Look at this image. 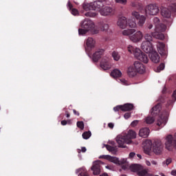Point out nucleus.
<instances>
[{
	"instance_id": "1",
	"label": "nucleus",
	"mask_w": 176,
	"mask_h": 176,
	"mask_svg": "<svg viewBox=\"0 0 176 176\" xmlns=\"http://www.w3.org/2000/svg\"><path fill=\"white\" fill-rule=\"evenodd\" d=\"M127 50L129 53L133 54L135 58H137V60H139L145 64H147V63L149 61L148 56L142 52L140 48L129 45L127 47Z\"/></svg>"
},
{
	"instance_id": "2",
	"label": "nucleus",
	"mask_w": 176,
	"mask_h": 176,
	"mask_svg": "<svg viewBox=\"0 0 176 176\" xmlns=\"http://www.w3.org/2000/svg\"><path fill=\"white\" fill-rule=\"evenodd\" d=\"M144 41L141 44L142 50L144 51L145 53H151L153 51V45H152V41L153 38L151 34L146 33L144 36Z\"/></svg>"
},
{
	"instance_id": "3",
	"label": "nucleus",
	"mask_w": 176,
	"mask_h": 176,
	"mask_svg": "<svg viewBox=\"0 0 176 176\" xmlns=\"http://www.w3.org/2000/svg\"><path fill=\"white\" fill-rule=\"evenodd\" d=\"M81 28H85V30L90 31L91 34H98L99 30L96 27L94 22L89 19H85L80 23Z\"/></svg>"
},
{
	"instance_id": "4",
	"label": "nucleus",
	"mask_w": 176,
	"mask_h": 176,
	"mask_svg": "<svg viewBox=\"0 0 176 176\" xmlns=\"http://www.w3.org/2000/svg\"><path fill=\"white\" fill-rule=\"evenodd\" d=\"M82 9L83 10H85V12H87L85 14V16L86 17H96L97 14H98L96 11L94 10V7L91 5V3H86L85 2L82 4Z\"/></svg>"
},
{
	"instance_id": "5",
	"label": "nucleus",
	"mask_w": 176,
	"mask_h": 176,
	"mask_svg": "<svg viewBox=\"0 0 176 176\" xmlns=\"http://www.w3.org/2000/svg\"><path fill=\"white\" fill-rule=\"evenodd\" d=\"M131 16L133 19L138 21V25L139 27H143L144 24H145V21H146V17L144 15H141L140 12L134 10L131 12Z\"/></svg>"
},
{
	"instance_id": "6",
	"label": "nucleus",
	"mask_w": 176,
	"mask_h": 176,
	"mask_svg": "<svg viewBox=\"0 0 176 176\" xmlns=\"http://www.w3.org/2000/svg\"><path fill=\"white\" fill-rule=\"evenodd\" d=\"M176 146V140H174L173 135H168L165 138V147L168 151H173V148Z\"/></svg>"
},
{
	"instance_id": "7",
	"label": "nucleus",
	"mask_w": 176,
	"mask_h": 176,
	"mask_svg": "<svg viewBox=\"0 0 176 176\" xmlns=\"http://www.w3.org/2000/svg\"><path fill=\"white\" fill-rule=\"evenodd\" d=\"M151 149L155 155H160L163 152V143L160 140H155Z\"/></svg>"
},
{
	"instance_id": "8",
	"label": "nucleus",
	"mask_w": 176,
	"mask_h": 176,
	"mask_svg": "<svg viewBox=\"0 0 176 176\" xmlns=\"http://www.w3.org/2000/svg\"><path fill=\"white\" fill-rule=\"evenodd\" d=\"M145 13L146 16H155L159 13V8L155 4H149L146 7Z\"/></svg>"
},
{
	"instance_id": "9",
	"label": "nucleus",
	"mask_w": 176,
	"mask_h": 176,
	"mask_svg": "<svg viewBox=\"0 0 176 176\" xmlns=\"http://www.w3.org/2000/svg\"><path fill=\"white\" fill-rule=\"evenodd\" d=\"M144 33L139 30L129 36V39L131 42H133V43H138V42H141V41L144 39Z\"/></svg>"
},
{
	"instance_id": "10",
	"label": "nucleus",
	"mask_w": 176,
	"mask_h": 176,
	"mask_svg": "<svg viewBox=\"0 0 176 176\" xmlns=\"http://www.w3.org/2000/svg\"><path fill=\"white\" fill-rule=\"evenodd\" d=\"M101 164H104L101 161L97 160L93 162L91 170L93 171L94 175H99L101 173Z\"/></svg>"
},
{
	"instance_id": "11",
	"label": "nucleus",
	"mask_w": 176,
	"mask_h": 176,
	"mask_svg": "<svg viewBox=\"0 0 176 176\" xmlns=\"http://www.w3.org/2000/svg\"><path fill=\"white\" fill-rule=\"evenodd\" d=\"M112 65H111V59L108 56H104L100 62V67L102 69L107 71L111 69Z\"/></svg>"
},
{
	"instance_id": "12",
	"label": "nucleus",
	"mask_w": 176,
	"mask_h": 176,
	"mask_svg": "<svg viewBox=\"0 0 176 176\" xmlns=\"http://www.w3.org/2000/svg\"><path fill=\"white\" fill-rule=\"evenodd\" d=\"M99 13L101 16H113L115 14V8L109 6H106L100 10H99Z\"/></svg>"
},
{
	"instance_id": "13",
	"label": "nucleus",
	"mask_w": 176,
	"mask_h": 176,
	"mask_svg": "<svg viewBox=\"0 0 176 176\" xmlns=\"http://www.w3.org/2000/svg\"><path fill=\"white\" fill-rule=\"evenodd\" d=\"M116 142L118 144L120 148H126L124 144L129 145L130 140H127L124 135H119L116 138Z\"/></svg>"
},
{
	"instance_id": "14",
	"label": "nucleus",
	"mask_w": 176,
	"mask_h": 176,
	"mask_svg": "<svg viewBox=\"0 0 176 176\" xmlns=\"http://www.w3.org/2000/svg\"><path fill=\"white\" fill-rule=\"evenodd\" d=\"M153 23L155 26V31H166L167 30V26L163 23H160V19L159 18L155 17L153 19Z\"/></svg>"
},
{
	"instance_id": "15",
	"label": "nucleus",
	"mask_w": 176,
	"mask_h": 176,
	"mask_svg": "<svg viewBox=\"0 0 176 176\" xmlns=\"http://www.w3.org/2000/svg\"><path fill=\"white\" fill-rule=\"evenodd\" d=\"M94 47H96V40L91 37L88 38L86 41L85 52L89 53Z\"/></svg>"
},
{
	"instance_id": "16",
	"label": "nucleus",
	"mask_w": 176,
	"mask_h": 176,
	"mask_svg": "<svg viewBox=\"0 0 176 176\" xmlns=\"http://www.w3.org/2000/svg\"><path fill=\"white\" fill-rule=\"evenodd\" d=\"M117 25L119 27V28H121V30L127 28V26L129 25V21L127 18L125 16H122L120 18L117 22Z\"/></svg>"
},
{
	"instance_id": "17",
	"label": "nucleus",
	"mask_w": 176,
	"mask_h": 176,
	"mask_svg": "<svg viewBox=\"0 0 176 176\" xmlns=\"http://www.w3.org/2000/svg\"><path fill=\"white\" fill-rule=\"evenodd\" d=\"M153 146V143H152V140H146L143 142V148L146 155H149V153H151Z\"/></svg>"
},
{
	"instance_id": "18",
	"label": "nucleus",
	"mask_w": 176,
	"mask_h": 176,
	"mask_svg": "<svg viewBox=\"0 0 176 176\" xmlns=\"http://www.w3.org/2000/svg\"><path fill=\"white\" fill-rule=\"evenodd\" d=\"M133 67L138 74H144L145 72V66L140 61H135Z\"/></svg>"
},
{
	"instance_id": "19",
	"label": "nucleus",
	"mask_w": 176,
	"mask_h": 176,
	"mask_svg": "<svg viewBox=\"0 0 176 176\" xmlns=\"http://www.w3.org/2000/svg\"><path fill=\"white\" fill-rule=\"evenodd\" d=\"M149 57L151 61L155 64H157V63L160 61V56H159V54H157V52L156 51H151L149 53Z\"/></svg>"
},
{
	"instance_id": "20",
	"label": "nucleus",
	"mask_w": 176,
	"mask_h": 176,
	"mask_svg": "<svg viewBox=\"0 0 176 176\" xmlns=\"http://www.w3.org/2000/svg\"><path fill=\"white\" fill-rule=\"evenodd\" d=\"M125 138H126L127 141H130V144L133 143V140L135 138H137V133L134 131L133 130H129L128 133L124 135Z\"/></svg>"
},
{
	"instance_id": "21",
	"label": "nucleus",
	"mask_w": 176,
	"mask_h": 176,
	"mask_svg": "<svg viewBox=\"0 0 176 176\" xmlns=\"http://www.w3.org/2000/svg\"><path fill=\"white\" fill-rule=\"evenodd\" d=\"M112 163H114V164H117L118 166H122L123 164L129 166V162H127L126 158H122L119 160V158L113 157Z\"/></svg>"
},
{
	"instance_id": "22",
	"label": "nucleus",
	"mask_w": 176,
	"mask_h": 176,
	"mask_svg": "<svg viewBox=\"0 0 176 176\" xmlns=\"http://www.w3.org/2000/svg\"><path fill=\"white\" fill-rule=\"evenodd\" d=\"M149 133H151V131L148 129V128H142L139 131V135L142 137V138H148L149 136Z\"/></svg>"
},
{
	"instance_id": "23",
	"label": "nucleus",
	"mask_w": 176,
	"mask_h": 176,
	"mask_svg": "<svg viewBox=\"0 0 176 176\" xmlns=\"http://www.w3.org/2000/svg\"><path fill=\"white\" fill-rule=\"evenodd\" d=\"M160 109H162V104L158 103L154 107L151 109V116H156V115H159L160 112Z\"/></svg>"
},
{
	"instance_id": "24",
	"label": "nucleus",
	"mask_w": 176,
	"mask_h": 176,
	"mask_svg": "<svg viewBox=\"0 0 176 176\" xmlns=\"http://www.w3.org/2000/svg\"><path fill=\"white\" fill-rule=\"evenodd\" d=\"M104 50L101 49V50H98L93 55V60L95 62L98 61V59L101 58V56L104 54Z\"/></svg>"
},
{
	"instance_id": "25",
	"label": "nucleus",
	"mask_w": 176,
	"mask_h": 176,
	"mask_svg": "<svg viewBox=\"0 0 176 176\" xmlns=\"http://www.w3.org/2000/svg\"><path fill=\"white\" fill-rule=\"evenodd\" d=\"M157 49L160 54H166V45L162 42H158L157 44Z\"/></svg>"
},
{
	"instance_id": "26",
	"label": "nucleus",
	"mask_w": 176,
	"mask_h": 176,
	"mask_svg": "<svg viewBox=\"0 0 176 176\" xmlns=\"http://www.w3.org/2000/svg\"><path fill=\"white\" fill-rule=\"evenodd\" d=\"M161 14L164 19H170V17H171V12L168 8H162Z\"/></svg>"
},
{
	"instance_id": "27",
	"label": "nucleus",
	"mask_w": 176,
	"mask_h": 176,
	"mask_svg": "<svg viewBox=\"0 0 176 176\" xmlns=\"http://www.w3.org/2000/svg\"><path fill=\"white\" fill-rule=\"evenodd\" d=\"M167 123V118L166 117H160V118L157 121V126L159 127H164L166 124Z\"/></svg>"
},
{
	"instance_id": "28",
	"label": "nucleus",
	"mask_w": 176,
	"mask_h": 176,
	"mask_svg": "<svg viewBox=\"0 0 176 176\" xmlns=\"http://www.w3.org/2000/svg\"><path fill=\"white\" fill-rule=\"evenodd\" d=\"M92 6L94 7V11L96 12V9H101L104 6V3L101 1H96L94 2L91 3Z\"/></svg>"
},
{
	"instance_id": "29",
	"label": "nucleus",
	"mask_w": 176,
	"mask_h": 176,
	"mask_svg": "<svg viewBox=\"0 0 176 176\" xmlns=\"http://www.w3.org/2000/svg\"><path fill=\"white\" fill-rule=\"evenodd\" d=\"M127 74L131 78L137 75V70H135V67L133 66L128 67Z\"/></svg>"
},
{
	"instance_id": "30",
	"label": "nucleus",
	"mask_w": 176,
	"mask_h": 176,
	"mask_svg": "<svg viewBox=\"0 0 176 176\" xmlns=\"http://www.w3.org/2000/svg\"><path fill=\"white\" fill-rule=\"evenodd\" d=\"M111 76L116 79V78H122V72L120 69H115L111 73Z\"/></svg>"
},
{
	"instance_id": "31",
	"label": "nucleus",
	"mask_w": 176,
	"mask_h": 176,
	"mask_svg": "<svg viewBox=\"0 0 176 176\" xmlns=\"http://www.w3.org/2000/svg\"><path fill=\"white\" fill-rule=\"evenodd\" d=\"M76 174H79L80 176H89L86 168L82 167L76 170Z\"/></svg>"
},
{
	"instance_id": "32",
	"label": "nucleus",
	"mask_w": 176,
	"mask_h": 176,
	"mask_svg": "<svg viewBox=\"0 0 176 176\" xmlns=\"http://www.w3.org/2000/svg\"><path fill=\"white\" fill-rule=\"evenodd\" d=\"M67 8L69 9V10H72L71 13L73 14V16H78V14H79V11H78V10L72 8V4L69 1L67 2Z\"/></svg>"
},
{
	"instance_id": "33",
	"label": "nucleus",
	"mask_w": 176,
	"mask_h": 176,
	"mask_svg": "<svg viewBox=\"0 0 176 176\" xmlns=\"http://www.w3.org/2000/svg\"><path fill=\"white\" fill-rule=\"evenodd\" d=\"M162 32V31H157V32H155L154 33L152 34L153 36L155 38V39H160V40H163L164 39V34L163 33H160Z\"/></svg>"
},
{
	"instance_id": "34",
	"label": "nucleus",
	"mask_w": 176,
	"mask_h": 176,
	"mask_svg": "<svg viewBox=\"0 0 176 176\" xmlns=\"http://www.w3.org/2000/svg\"><path fill=\"white\" fill-rule=\"evenodd\" d=\"M122 111H124V112L127 111H131V109L134 108V106L133 105V104H130V103H126L124 105H122Z\"/></svg>"
},
{
	"instance_id": "35",
	"label": "nucleus",
	"mask_w": 176,
	"mask_h": 176,
	"mask_svg": "<svg viewBox=\"0 0 176 176\" xmlns=\"http://www.w3.org/2000/svg\"><path fill=\"white\" fill-rule=\"evenodd\" d=\"M135 32V29H127L122 31V35H124L125 36H131V35L132 34H134Z\"/></svg>"
},
{
	"instance_id": "36",
	"label": "nucleus",
	"mask_w": 176,
	"mask_h": 176,
	"mask_svg": "<svg viewBox=\"0 0 176 176\" xmlns=\"http://www.w3.org/2000/svg\"><path fill=\"white\" fill-rule=\"evenodd\" d=\"M155 122V118H153V116H148L145 118V122L147 124H152V123H153Z\"/></svg>"
},
{
	"instance_id": "37",
	"label": "nucleus",
	"mask_w": 176,
	"mask_h": 176,
	"mask_svg": "<svg viewBox=\"0 0 176 176\" xmlns=\"http://www.w3.org/2000/svg\"><path fill=\"white\" fill-rule=\"evenodd\" d=\"M99 159H105L106 160H109V162H111L112 163L113 160V157L109 155H100L99 157Z\"/></svg>"
},
{
	"instance_id": "38",
	"label": "nucleus",
	"mask_w": 176,
	"mask_h": 176,
	"mask_svg": "<svg viewBox=\"0 0 176 176\" xmlns=\"http://www.w3.org/2000/svg\"><path fill=\"white\" fill-rule=\"evenodd\" d=\"M131 6H132V8H135L136 9H140V8H142V4L138 1H132L131 3Z\"/></svg>"
},
{
	"instance_id": "39",
	"label": "nucleus",
	"mask_w": 176,
	"mask_h": 176,
	"mask_svg": "<svg viewBox=\"0 0 176 176\" xmlns=\"http://www.w3.org/2000/svg\"><path fill=\"white\" fill-rule=\"evenodd\" d=\"M128 25L131 28H135L137 27V23L133 19H128Z\"/></svg>"
},
{
	"instance_id": "40",
	"label": "nucleus",
	"mask_w": 176,
	"mask_h": 176,
	"mask_svg": "<svg viewBox=\"0 0 176 176\" xmlns=\"http://www.w3.org/2000/svg\"><path fill=\"white\" fill-rule=\"evenodd\" d=\"M112 57L115 61H119V60H120V54H119V52H113L112 53Z\"/></svg>"
},
{
	"instance_id": "41",
	"label": "nucleus",
	"mask_w": 176,
	"mask_h": 176,
	"mask_svg": "<svg viewBox=\"0 0 176 176\" xmlns=\"http://www.w3.org/2000/svg\"><path fill=\"white\" fill-rule=\"evenodd\" d=\"M82 136L84 140H89V138H90V137H91V132L85 131L82 133Z\"/></svg>"
},
{
	"instance_id": "42",
	"label": "nucleus",
	"mask_w": 176,
	"mask_h": 176,
	"mask_svg": "<svg viewBox=\"0 0 176 176\" xmlns=\"http://www.w3.org/2000/svg\"><path fill=\"white\" fill-rule=\"evenodd\" d=\"M90 31L87 30V29L82 28L78 29V35H86V34H87Z\"/></svg>"
},
{
	"instance_id": "43",
	"label": "nucleus",
	"mask_w": 176,
	"mask_h": 176,
	"mask_svg": "<svg viewBox=\"0 0 176 176\" xmlns=\"http://www.w3.org/2000/svg\"><path fill=\"white\" fill-rule=\"evenodd\" d=\"M166 65L164 63H161L155 69V72H161V71H163Z\"/></svg>"
},
{
	"instance_id": "44",
	"label": "nucleus",
	"mask_w": 176,
	"mask_h": 176,
	"mask_svg": "<svg viewBox=\"0 0 176 176\" xmlns=\"http://www.w3.org/2000/svg\"><path fill=\"white\" fill-rule=\"evenodd\" d=\"M101 31H107L109 30V25L108 23H103L100 28Z\"/></svg>"
},
{
	"instance_id": "45",
	"label": "nucleus",
	"mask_w": 176,
	"mask_h": 176,
	"mask_svg": "<svg viewBox=\"0 0 176 176\" xmlns=\"http://www.w3.org/2000/svg\"><path fill=\"white\" fill-rule=\"evenodd\" d=\"M76 124L77 127L80 129V130H83V129H85V123H83V121H78Z\"/></svg>"
},
{
	"instance_id": "46",
	"label": "nucleus",
	"mask_w": 176,
	"mask_h": 176,
	"mask_svg": "<svg viewBox=\"0 0 176 176\" xmlns=\"http://www.w3.org/2000/svg\"><path fill=\"white\" fill-rule=\"evenodd\" d=\"M104 146L106 147V149L109 151V152H115L116 148L114 146L108 145V144H104Z\"/></svg>"
},
{
	"instance_id": "47",
	"label": "nucleus",
	"mask_w": 176,
	"mask_h": 176,
	"mask_svg": "<svg viewBox=\"0 0 176 176\" xmlns=\"http://www.w3.org/2000/svg\"><path fill=\"white\" fill-rule=\"evenodd\" d=\"M116 3H120V5H127V0H114Z\"/></svg>"
},
{
	"instance_id": "48",
	"label": "nucleus",
	"mask_w": 176,
	"mask_h": 176,
	"mask_svg": "<svg viewBox=\"0 0 176 176\" xmlns=\"http://www.w3.org/2000/svg\"><path fill=\"white\" fill-rule=\"evenodd\" d=\"M120 83H122V85H124V86H128L129 82H127V80H126V79L124 78H122L119 80Z\"/></svg>"
},
{
	"instance_id": "49",
	"label": "nucleus",
	"mask_w": 176,
	"mask_h": 176,
	"mask_svg": "<svg viewBox=\"0 0 176 176\" xmlns=\"http://www.w3.org/2000/svg\"><path fill=\"white\" fill-rule=\"evenodd\" d=\"M120 83H122V85H124V86H128L129 82H127V80H126V79L124 78H122L119 80Z\"/></svg>"
},
{
	"instance_id": "50",
	"label": "nucleus",
	"mask_w": 176,
	"mask_h": 176,
	"mask_svg": "<svg viewBox=\"0 0 176 176\" xmlns=\"http://www.w3.org/2000/svg\"><path fill=\"white\" fill-rule=\"evenodd\" d=\"M119 109H121V111H122V105H118V106L115 107L113 108V111H114L115 112H118V111H119Z\"/></svg>"
},
{
	"instance_id": "51",
	"label": "nucleus",
	"mask_w": 176,
	"mask_h": 176,
	"mask_svg": "<svg viewBox=\"0 0 176 176\" xmlns=\"http://www.w3.org/2000/svg\"><path fill=\"white\" fill-rule=\"evenodd\" d=\"M137 124H138V120H134L131 122V127H135V126H137Z\"/></svg>"
},
{
	"instance_id": "52",
	"label": "nucleus",
	"mask_w": 176,
	"mask_h": 176,
	"mask_svg": "<svg viewBox=\"0 0 176 176\" xmlns=\"http://www.w3.org/2000/svg\"><path fill=\"white\" fill-rule=\"evenodd\" d=\"M171 163V158L167 159L165 162H163V164H166V166H168Z\"/></svg>"
},
{
	"instance_id": "53",
	"label": "nucleus",
	"mask_w": 176,
	"mask_h": 176,
	"mask_svg": "<svg viewBox=\"0 0 176 176\" xmlns=\"http://www.w3.org/2000/svg\"><path fill=\"white\" fill-rule=\"evenodd\" d=\"M135 156V153L131 152L129 153V159H133Z\"/></svg>"
},
{
	"instance_id": "54",
	"label": "nucleus",
	"mask_w": 176,
	"mask_h": 176,
	"mask_svg": "<svg viewBox=\"0 0 176 176\" xmlns=\"http://www.w3.org/2000/svg\"><path fill=\"white\" fill-rule=\"evenodd\" d=\"M151 164L154 166V167H157V162L156 160H151Z\"/></svg>"
},
{
	"instance_id": "55",
	"label": "nucleus",
	"mask_w": 176,
	"mask_h": 176,
	"mask_svg": "<svg viewBox=\"0 0 176 176\" xmlns=\"http://www.w3.org/2000/svg\"><path fill=\"white\" fill-rule=\"evenodd\" d=\"M130 116H131V114L130 113H126L124 115V119H129V118H130Z\"/></svg>"
},
{
	"instance_id": "56",
	"label": "nucleus",
	"mask_w": 176,
	"mask_h": 176,
	"mask_svg": "<svg viewBox=\"0 0 176 176\" xmlns=\"http://www.w3.org/2000/svg\"><path fill=\"white\" fill-rule=\"evenodd\" d=\"M108 127H109V129H113V127H114L113 123H112V122L109 123Z\"/></svg>"
},
{
	"instance_id": "57",
	"label": "nucleus",
	"mask_w": 176,
	"mask_h": 176,
	"mask_svg": "<svg viewBox=\"0 0 176 176\" xmlns=\"http://www.w3.org/2000/svg\"><path fill=\"white\" fill-rule=\"evenodd\" d=\"M146 166H151V164H152V162H150V161L146 160Z\"/></svg>"
},
{
	"instance_id": "58",
	"label": "nucleus",
	"mask_w": 176,
	"mask_h": 176,
	"mask_svg": "<svg viewBox=\"0 0 176 176\" xmlns=\"http://www.w3.org/2000/svg\"><path fill=\"white\" fill-rule=\"evenodd\" d=\"M60 123L62 126H65L67 124V120H62Z\"/></svg>"
},
{
	"instance_id": "59",
	"label": "nucleus",
	"mask_w": 176,
	"mask_h": 176,
	"mask_svg": "<svg viewBox=\"0 0 176 176\" xmlns=\"http://www.w3.org/2000/svg\"><path fill=\"white\" fill-rule=\"evenodd\" d=\"M86 151H87V149H86V147H82L81 148V152L85 153V152H86Z\"/></svg>"
},
{
	"instance_id": "60",
	"label": "nucleus",
	"mask_w": 176,
	"mask_h": 176,
	"mask_svg": "<svg viewBox=\"0 0 176 176\" xmlns=\"http://www.w3.org/2000/svg\"><path fill=\"white\" fill-rule=\"evenodd\" d=\"M73 112H74V115H77V116H79V112L76 111V110L74 109Z\"/></svg>"
},
{
	"instance_id": "61",
	"label": "nucleus",
	"mask_w": 176,
	"mask_h": 176,
	"mask_svg": "<svg viewBox=\"0 0 176 176\" xmlns=\"http://www.w3.org/2000/svg\"><path fill=\"white\" fill-rule=\"evenodd\" d=\"M171 175H176V170H173L170 173Z\"/></svg>"
},
{
	"instance_id": "62",
	"label": "nucleus",
	"mask_w": 176,
	"mask_h": 176,
	"mask_svg": "<svg viewBox=\"0 0 176 176\" xmlns=\"http://www.w3.org/2000/svg\"><path fill=\"white\" fill-rule=\"evenodd\" d=\"M172 10H173V12H176V4L173 5V7L172 8Z\"/></svg>"
},
{
	"instance_id": "63",
	"label": "nucleus",
	"mask_w": 176,
	"mask_h": 176,
	"mask_svg": "<svg viewBox=\"0 0 176 176\" xmlns=\"http://www.w3.org/2000/svg\"><path fill=\"white\" fill-rule=\"evenodd\" d=\"M148 30H152V28H153V25L150 24V25L148 26Z\"/></svg>"
},
{
	"instance_id": "64",
	"label": "nucleus",
	"mask_w": 176,
	"mask_h": 176,
	"mask_svg": "<svg viewBox=\"0 0 176 176\" xmlns=\"http://www.w3.org/2000/svg\"><path fill=\"white\" fill-rule=\"evenodd\" d=\"M137 156L138 157H139V159H142V156L141 155V154H138Z\"/></svg>"
}]
</instances>
